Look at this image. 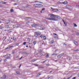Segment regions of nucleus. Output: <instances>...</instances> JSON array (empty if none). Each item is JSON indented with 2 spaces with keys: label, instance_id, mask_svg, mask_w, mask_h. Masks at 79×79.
Instances as JSON below:
<instances>
[{
  "label": "nucleus",
  "instance_id": "1",
  "mask_svg": "<svg viewBox=\"0 0 79 79\" xmlns=\"http://www.w3.org/2000/svg\"><path fill=\"white\" fill-rule=\"evenodd\" d=\"M46 19H48V20H52V21H58V19H55V18H46Z\"/></svg>",
  "mask_w": 79,
  "mask_h": 79
},
{
  "label": "nucleus",
  "instance_id": "2",
  "mask_svg": "<svg viewBox=\"0 0 79 79\" xmlns=\"http://www.w3.org/2000/svg\"><path fill=\"white\" fill-rule=\"evenodd\" d=\"M39 35H40V33L39 32H35V36L36 37H37Z\"/></svg>",
  "mask_w": 79,
  "mask_h": 79
},
{
  "label": "nucleus",
  "instance_id": "3",
  "mask_svg": "<svg viewBox=\"0 0 79 79\" xmlns=\"http://www.w3.org/2000/svg\"><path fill=\"white\" fill-rule=\"evenodd\" d=\"M49 15H50V16H50L51 18H52V17H54L55 18H57L58 17H59V16L55 15H54L53 14H49Z\"/></svg>",
  "mask_w": 79,
  "mask_h": 79
},
{
  "label": "nucleus",
  "instance_id": "4",
  "mask_svg": "<svg viewBox=\"0 0 79 79\" xmlns=\"http://www.w3.org/2000/svg\"><path fill=\"white\" fill-rule=\"evenodd\" d=\"M63 55H64V53H62L59 55H58L57 56V58H61V56H63Z\"/></svg>",
  "mask_w": 79,
  "mask_h": 79
},
{
  "label": "nucleus",
  "instance_id": "5",
  "mask_svg": "<svg viewBox=\"0 0 79 79\" xmlns=\"http://www.w3.org/2000/svg\"><path fill=\"white\" fill-rule=\"evenodd\" d=\"M38 26V25L37 24H33L31 25V26L32 27H37Z\"/></svg>",
  "mask_w": 79,
  "mask_h": 79
},
{
  "label": "nucleus",
  "instance_id": "6",
  "mask_svg": "<svg viewBox=\"0 0 79 79\" xmlns=\"http://www.w3.org/2000/svg\"><path fill=\"white\" fill-rule=\"evenodd\" d=\"M73 42L74 44H75L76 45H79V44H78V43H77V42L75 41H73Z\"/></svg>",
  "mask_w": 79,
  "mask_h": 79
},
{
  "label": "nucleus",
  "instance_id": "7",
  "mask_svg": "<svg viewBox=\"0 0 79 79\" xmlns=\"http://www.w3.org/2000/svg\"><path fill=\"white\" fill-rule=\"evenodd\" d=\"M42 7L43 6V5H42V4H38V7Z\"/></svg>",
  "mask_w": 79,
  "mask_h": 79
},
{
  "label": "nucleus",
  "instance_id": "8",
  "mask_svg": "<svg viewBox=\"0 0 79 79\" xmlns=\"http://www.w3.org/2000/svg\"><path fill=\"white\" fill-rule=\"evenodd\" d=\"M6 78V76L5 75H4L2 77V79H5Z\"/></svg>",
  "mask_w": 79,
  "mask_h": 79
},
{
  "label": "nucleus",
  "instance_id": "9",
  "mask_svg": "<svg viewBox=\"0 0 79 79\" xmlns=\"http://www.w3.org/2000/svg\"><path fill=\"white\" fill-rule=\"evenodd\" d=\"M33 6L34 7L37 8V7H38V4H34Z\"/></svg>",
  "mask_w": 79,
  "mask_h": 79
},
{
  "label": "nucleus",
  "instance_id": "10",
  "mask_svg": "<svg viewBox=\"0 0 79 79\" xmlns=\"http://www.w3.org/2000/svg\"><path fill=\"white\" fill-rule=\"evenodd\" d=\"M10 23V20H7L6 22V24H9V23Z\"/></svg>",
  "mask_w": 79,
  "mask_h": 79
},
{
  "label": "nucleus",
  "instance_id": "11",
  "mask_svg": "<svg viewBox=\"0 0 79 79\" xmlns=\"http://www.w3.org/2000/svg\"><path fill=\"white\" fill-rule=\"evenodd\" d=\"M37 24L38 25V26H38V27H42V26H43L42 25L39 24Z\"/></svg>",
  "mask_w": 79,
  "mask_h": 79
},
{
  "label": "nucleus",
  "instance_id": "12",
  "mask_svg": "<svg viewBox=\"0 0 79 79\" xmlns=\"http://www.w3.org/2000/svg\"><path fill=\"white\" fill-rule=\"evenodd\" d=\"M64 4H67L68 3V2H67L66 1H65L64 2Z\"/></svg>",
  "mask_w": 79,
  "mask_h": 79
},
{
  "label": "nucleus",
  "instance_id": "13",
  "mask_svg": "<svg viewBox=\"0 0 79 79\" xmlns=\"http://www.w3.org/2000/svg\"><path fill=\"white\" fill-rule=\"evenodd\" d=\"M52 55L53 56H55L57 55H58V54H56V53H53V54H52Z\"/></svg>",
  "mask_w": 79,
  "mask_h": 79
},
{
  "label": "nucleus",
  "instance_id": "14",
  "mask_svg": "<svg viewBox=\"0 0 79 79\" xmlns=\"http://www.w3.org/2000/svg\"><path fill=\"white\" fill-rule=\"evenodd\" d=\"M47 55L46 56V58H48V56H49V54H47Z\"/></svg>",
  "mask_w": 79,
  "mask_h": 79
},
{
  "label": "nucleus",
  "instance_id": "15",
  "mask_svg": "<svg viewBox=\"0 0 79 79\" xmlns=\"http://www.w3.org/2000/svg\"><path fill=\"white\" fill-rule=\"evenodd\" d=\"M48 79H53V77H50L48 78Z\"/></svg>",
  "mask_w": 79,
  "mask_h": 79
},
{
  "label": "nucleus",
  "instance_id": "16",
  "mask_svg": "<svg viewBox=\"0 0 79 79\" xmlns=\"http://www.w3.org/2000/svg\"><path fill=\"white\" fill-rule=\"evenodd\" d=\"M54 41L53 40H52L51 42V44H53V43H54Z\"/></svg>",
  "mask_w": 79,
  "mask_h": 79
},
{
  "label": "nucleus",
  "instance_id": "17",
  "mask_svg": "<svg viewBox=\"0 0 79 79\" xmlns=\"http://www.w3.org/2000/svg\"><path fill=\"white\" fill-rule=\"evenodd\" d=\"M79 51V49H77L74 50L73 52H77V51Z\"/></svg>",
  "mask_w": 79,
  "mask_h": 79
},
{
  "label": "nucleus",
  "instance_id": "18",
  "mask_svg": "<svg viewBox=\"0 0 79 79\" xmlns=\"http://www.w3.org/2000/svg\"><path fill=\"white\" fill-rule=\"evenodd\" d=\"M35 61H36V60H35V59H33L32 60H31V62H34Z\"/></svg>",
  "mask_w": 79,
  "mask_h": 79
},
{
  "label": "nucleus",
  "instance_id": "19",
  "mask_svg": "<svg viewBox=\"0 0 79 79\" xmlns=\"http://www.w3.org/2000/svg\"><path fill=\"white\" fill-rule=\"evenodd\" d=\"M43 38H44L43 40H45V39H46L47 38L46 37V36H44Z\"/></svg>",
  "mask_w": 79,
  "mask_h": 79
},
{
  "label": "nucleus",
  "instance_id": "20",
  "mask_svg": "<svg viewBox=\"0 0 79 79\" xmlns=\"http://www.w3.org/2000/svg\"><path fill=\"white\" fill-rule=\"evenodd\" d=\"M33 44L34 45H35L36 44V41H34L33 42Z\"/></svg>",
  "mask_w": 79,
  "mask_h": 79
},
{
  "label": "nucleus",
  "instance_id": "21",
  "mask_svg": "<svg viewBox=\"0 0 79 79\" xmlns=\"http://www.w3.org/2000/svg\"><path fill=\"white\" fill-rule=\"evenodd\" d=\"M10 12L12 13V12H13V9H11L10 10Z\"/></svg>",
  "mask_w": 79,
  "mask_h": 79
},
{
  "label": "nucleus",
  "instance_id": "22",
  "mask_svg": "<svg viewBox=\"0 0 79 79\" xmlns=\"http://www.w3.org/2000/svg\"><path fill=\"white\" fill-rule=\"evenodd\" d=\"M8 32H12V31H11L10 30H8Z\"/></svg>",
  "mask_w": 79,
  "mask_h": 79
},
{
  "label": "nucleus",
  "instance_id": "23",
  "mask_svg": "<svg viewBox=\"0 0 79 79\" xmlns=\"http://www.w3.org/2000/svg\"><path fill=\"white\" fill-rule=\"evenodd\" d=\"M6 28H8V27H9V25H6Z\"/></svg>",
  "mask_w": 79,
  "mask_h": 79
},
{
  "label": "nucleus",
  "instance_id": "24",
  "mask_svg": "<svg viewBox=\"0 0 79 79\" xmlns=\"http://www.w3.org/2000/svg\"><path fill=\"white\" fill-rule=\"evenodd\" d=\"M16 73H17V74H20L19 72L18 71L16 72Z\"/></svg>",
  "mask_w": 79,
  "mask_h": 79
},
{
  "label": "nucleus",
  "instance_id": "25",
  "mask_svg": "<svg viewBox=\"0 0 79 79\" xmlns=\"http://www.w3.org/2000/svg\"><path fill=\"white\" fill-rule=\"evenodd\" d=\"M12 54H13L14 53H15V50H13V51L12 52Z\"/></svg>",
  "mask_w": 79,
  "mask_h": 79
},
{
  "label": "nucleus",
  "instance_id": "26",
  "mask_svg": "<svg viewBox=\"0 0 79 79\" xmlns=\"http://www.w3.org/2000/svg\"><path fill=\"white\" fill-rule=\"evenodd\" d=\"M3 27H0V29H3Z\"/></svg>",
  "mask_w": 79,
  "mask_h": 79
},
{
  "label": "nucleus",
  "instance_id": "27",
  "mask_svg": "<svg viewBox=\"0 0 79 79\" xmlns=\"http://www.w3.org/2000/svg\"><path fill=\"white\" fill-rule=\"evenodd\" d=\"M23 53H25L26 55H28V54H29V53H26V52H23Z\"/></svg>",
  "mask_w": 79,
  "mask_h": 79
},
{
  "label": "nucleus",
  "instance_id": "28",
  "mask_svg": "<svg viewBox=\"0 0 79 79\" xmlns=\"http://www.w3.org/2000/svg\"><path fill=\"white\" fill-rule=\"evenodd\" d=\"M77 26L76 25V24H74V27H77Z\"/></svg>",
  "mask_w": 79,
  "mask_h": 79
},
{
  "label": "nucleus",
  "instance_id": "29",
  "mask_svg": "<svg viewBox=\"0 0 79 79\" xmlns=\"http://www.w3.org/2000/svg\"><path fill=\"white\" fill-rule=\"evenodd\" d=\"M51 9L52 10H57V9H53L52 8V7H51Z\"/></svg>",
  "mask_w": 79,
  "mask_h": 79
},
{
  "label": "nucleus",
  "instance_id": "30",
  "mask_svg": "<svg viewBox=\"0 0 79 79\" xmlns=\"http://www.w3.org/2000/svg\"><path fill=\"white\" fill-rule=\"evenodd\" d=\"M9 48H10V46L6 48V49H9Z\"/></svg>",
  "mask_w": 79,
  "mask_h": 79
},
{
  "label": "nucleus",
  "instance_id": "31",
  "mask_svg": "<svg viewBox=\"0 0 79 79\" xmlns=\"http://www.w3.org/2000/svg\"><path fill=\"white\" fill-rule=\"evenodd\" d=\"M40 75V73H39L37 75V77H38V76H39Z\"/></svg>",
  "mask_w": 79,
  "mask_h": 79
},
{
  "label": "nucleus",
  "instance_id": "32",
  "mask_svg": "<svg viewBox=\"0 0 79 79\" xmlns=\"http://www.w3.org/2000/svg\"><path fill=\"white\" fill-rule=\"evenodd\" d=\"M47 61V60H45V61H44L42 63H45Z\"/></svg>",
  "mask_w": 79,
  "mask_h": 79
},
{
  "label": "nucleus",
  "instance_id": "33",
  "mask_svg": "<svg viewBox=\"0 0 79 79\" xmlns=\"http://www.w3.org/2000/svg\"><path fill=\"white\" fill-rule=\"evenodd\" d=\"M6 59H6V58L4 59V61L5 62H6V61H7V60H6Z\"/></svg>",
  "mask_w": 79,
  "mask_h": 79
},
{
  "label": "nucleus",
  "instance_id": "34",
  "mask_svg": "<svg viewBox=\"0 0 79 79\" xmlns=\"http://www.w3.org/2000/svg\"><path fill=\"white\" fill-rule=\"evenodd\" d=\"M76 35H79V33H76Z\"/></svg>",
  "mask_w": 79,
  "mask_h": 79
},
{
  "label": "nucleus",
  "instance_id": "35",
  "mask_svg": "<svg viewBox=\"0 0 79 79\" xmlns=\"http://www.w3.org/2000/svg\"><path fill=\"white\" fill-rule=\"evenodd\" d=\"M46 66H50V64H46Z\"/></svg>",
  "mask_w": 79,
  "mask_h": 79
},
{
  "label": "nucleus",
  "instance_id": "36",
  "mask_svg": "<svg viewBox=\"0 0 79 79\" xmlns=\"http://www.w3.org/2000/svg\"><path fill=\"white\" fill-rule=\"evenodd\" d=\"M39 69H40L41 68H44V67H39Z\"/></svg>",
  "mask_w": 79,
  "mask_h": 79
},
{
  "label": "nucleus",
  "instance_id": "37",
  "mask_svg": "<svg viewBox=\"0 0 79 79\" xmlns=\"http://www.w3.org/2000/svg\"><path fill=\"white\" fill-rule=\"evenodd\" d=\"M76 6L77 7H78V8H79V5H76Z\"/></svg>",
  "mask_w": 79,
  "mask_h": 79
},
{
  "label": "nucleus",
  "instance_id": "38",
  "mask_svg": "<svg viewBox=\"0 0 79 79\" xmlns=\"http://www.w3.org/2000/svg\"><path fill=\"white\" fill-rule=\"evenodd\" d=\"M6 2H3L2 3V4H6Z\"/></svg>",
  "mask_w": 79,
  "mask_h": 79
},
{
  "label": "nucleus",
  "instance_id": "39",
  "mask_svg": "<svg viewBox=\"0 0 79 79\" xmlns=\"http://www.w3.org/2000/svg\"><path fill=\"white\" fill-rule=\"evenodd\" d=\"M8 56V54H6V55L3 56V57H5V56Z\"/></svg>",
  "mask_w": 79,
  "mask_h": 79
},
{
  "label": "nucleus",
  "instance_id": "40",
  "mask_svg": "<svg viewBox=\"0 0 79 79\" xmlns=\"http://www.w3.org/2000/svg\"><path fill=\"white\" fill-rule=\"evenodd\" d=\"M6 39V38H5V37H4L3 38V40H5V39Z\"/></svg>",
  "mask_w": 79,
  "mask_h": 79
},
{
  "label": "nucleus",
  "instance_id": "41",
  "mask_svg": "<svg viewBox=\"0 0 79 79\" xmlns=\"http://www.w3.org/2000/svg\"><path fill=\"white\" fill-rule=\"evenodd\" d=\"M44 10H45V8H44L42 9V11H44Z\"/></svg>",
  "mask_w": 79,
  "mask_h": 79
},
{
  "label": "nucleus",
  "instance_id": "42",
  "mask_svg": "<svg viewBox=\"0 0 79 79\" xmlns=\"http://www.w3.org/2000/svg\"><path fill=\"white\" fill-rule=\"evenodd\" d=\"M9 58H10V56H9L6 59H8Z\"/></svg>",
  "mask_w": 79,
  "mask_h": 79
},
{
  "label": "nucleus",
  "instance_id": "43",
  "mask_svg": "<svg viewBox=\"0 0 79 79\" xmlns=\"http://www.w3.org/2000/svg\"><path fill=\"white\" fill-rule=\"evenodd\" d=\"M54 38L55 39H58V37H57V36H55Z\"/></svg>",
  "mask_w": 79,
  "mask_h": 79
},
{
  "label": "nucleus",
  "instance_id": "44",
  "mask_svg": "<svg viewBox=\"0 0 79 79\" xmlns=\"http://www.w3.org/2000/svg\"><path fill=\"white\" fill-rule=\"evenodd\" d=\"M23 44V45H25L26 44V42H24Z\"/></svg>",
  "mask_w": 79,
  "mask_h": 79
},
{
  "label": "nucleus",
  "instance_id": "45",
  "mask_svg": "<svg viewBox=\"0 0 79 79\" xmlns=\"http://www.w3.org/2000/svg\"><path fill=\"white\" fill-rule=\"evenodd\" d=\"M40 37H41V38H42L43 37V36L42 35H41L40 36Z\"/></svg>",
  "mask_w": 79,
  "mask_h": 79
},
{
  "label": "nucleus",
  "instance_id": "46",
  "mask_svg": "<svg viewBox=\"0 0 79 79\" xmlns=\"http://www.w3.org/2000/svg\"><path fill=\"white\" fill-rule=\"evenodd\" d=\"M57 3H58V4H60V3H61V2H58Z\"/></svg>",
  "mask_w": 79,
  "mask_h": 79
},
{
  "label": "nucleus",
  "instance_id": "47",
  "mask_svg": "<svg viewBox=\"0 0 79 79\" xmlns=\"http://www.w3.org/2000/svg\"><path fill=\"white\" fill-rule=\"evenodd\" d=\"M13 40H16V39L15 38H14L13 39Z\"/></svg>",
  "mask_w": 79,
  "mask_h": 79
},
{
  "label": "nucleus",
  "instance_id": "48",
  "mask_svg": "<svg viewBox=\"0 0 79 79\" xmlns=\"http://www.w3.org/2000/svg\"><path fill=\"white\" fill-rule=\"evenodd\" d=\"M14 5H17V4L14 3Z\"/></svg>",
  "mask_w": 79,
  "mask_h": 79
},
{
  "label": "nucleus",
  "instance_id": "49",
  "mask_svg": "<svg viewBox=\"0 0 79 79\" xmlns=\"http://www.w3.org/2000/svg\"><path fill=\"white\" fill-rule=\"evenodd\" d=\"M7 66H12V64H9V65H8Z\"/></svg>",
  "mask_w": 79,
  "mask_h": 79
},
{
  "label": "nucleus",
  "instance_id": "50",
  "mask_svg": "<svg viewBox=\"0 0 79 79\" xmlns=\"http://www.w3.org/2000/svg\"><path fill=\"white\" fill-rule=\"evenodd\" d=\"M14 47V46H10V48H12Z\"/></svg>",
  "mask_w": 79,
  "mask_h": 79
},
{
  "label": "nucleus",
  "instance_id": "51",
  "mask_svg": "<svg viewBox=\"0 0 79 79\" xmlns=\"http://www.w3.org/2000/svg\"><path fill=\"white\" fill-rule=\"evenodd\" d=\"M35 66H38V65L37 64H35Z\"/></svg>",
  "mask_w": 79,
  "mask_h": 79
},
{
  "label": "nucleus",
  "instance_id": "52",
  "mask_svg": "<svg viewBox=\"0 0 79 79\" xmlns=\"http://www.w3.org/2000/svg\"><path fill=\"white\" fill-rule=\"evenodd\" d=\"M21 64L20 65V66H19V68H21Z\"/></svg>",
  "mask_w": 79,
  "mask_h": 79
},
{
  "label": "nucleus",
  "instance_id": "53",
  "mask_svg": "<svg viewBox=\"0 0 79 79\" xmlns=\"http://www.w3.org/2000/svg\"><path fill=\"white\" fill-rule=\"evenodd\" d=\"M19 56H16L15 58H19Z\"/></svg>",
  "mask_w": 79,
  "mask_h": 79
},
{
  "label": "nucleus",
  "instance_id": "54",
  "mask_svg": "<svg viewBox=\"0 0 79 79\" xmlns=\"http://www.w3.org/2000/svg\"><path fill=\"white\" fill-rule=\"evenodd\" d=\"M54 35H57L55 33H53Z\"/></svg>",
  "mask_w": 79,
  "mask_h": 79
},
{
  "label": "nucleus",
  "instance_id": "55",
  "mask_svg": "<svg viewBox=\"0 0 79 79\" xmlns=\"http://www.w3.org/2000/svg\"><path fill=\"white\" fill-rule=\"evenodd\" d=\"M22 58H23V56L21 57V58H19V60H21V59H22Z\"/></svg>",
  "mask_w": 79,
  "mask_h": 79
},
{
  "label": "nucleus",
  "instance_id": "56",
  "mask_svg": "<svg viewBox=\"0 0 79 79\" xmlns=\"http://www.w3.org/2000/svg\"><path fill=\"white\" fill-rule=\"evenodd\" d=\"M64 24H65V26H66V23L65 22L64 23Z\"/></svg>",
  "mask_w": 79,
  "mask_h": 79
},
{
  "label": "nucleus",
  "instance_id": "57",
  "mask_svg": "<svg viewBox=\"0 0 79 79\" xmlns=\"http://www.w3.org/2000/svg\"><path fill=\"white\" fill-rule=\"evenodd\" d=\"M57 51H58V49H56V50H55V52H57Z\"/></svg>",
  "mask_w": 79,
  "mask_h": 79
},
{
  "label": "nucleus",
  "instance_id": "58",
  "mask_svg": "<svg viewBox=\"0 0 79 79\" xmlns=\"http://www.w3.org/2000/svg\"><path fill=\"white\" fill-rule=\"evenodd\" d=\"M62 21H63V23H64L65 22H64V20H63V19L62 20Z\"/></svg>",
  "mask_w": 79,
  "mask_h": 79
},
{
  "label": "nucleus",
  "instance_id": "59",
  "mask_svg": "<svg viewBox=\"0 0 79 79\" xmlns=\"http://www.w3.org/2000/svg\"><path fill=\"white\" fill-rule=\"evenodd\" d=\"M73 79H76V77H74L73 78Z\"/></svg>",
  "mask_w": 79,
  "mask_h": 79
},
{
  "label": "nucleus",
  "instance_id": "60",
  "mask_svg": "<svg viewBox=\"0 0 79 79\" xmlns=\"http://www.w3.org/2000/svg\"><path fill=\"white\" fill-rule=\"evenodd\" d=\"M18 45H19V44H18V43L16 44V45H17V46Z\"/></svg>",
  "mask_w": 79,
  "mask_h": 79
},
{
  "label": "nucleus",
  "instance_id": "61",
  "mask_svg": "<svg viewBox=\"0 0 79 79\" xmlns=\"http://www.w3.org/2000/svg\"><path fill=\"white\" fill-rule=\"evenodd\" d=\"M12 68H16V67L15 66L14 67H13Z\"/></svg>",
  "mask_w": 79,
  "mask_h": 79
},
{
  "label": "nucleus",
  "instance_id": "62",
  "mask_svg": "<svg viewBox=\"0 0 79 79\" xmlns=\"http://www.w3.org/2000/svg\"><path fill=\"white\" fill-rule=\"evenodd\" d=\"M61 3H62V4H64V2H61Z\"/></svg>",
  "mask_w": 79,
  "mask_h": 79
},
{
  "label": "nucleus",
  "instance_id": "63",
  "mask_svg": "<svg viewBox=\"0 0 79 79\" xmlns=\"http://www.w3.org/2000/svg\"><path fill=\"white\" fill-rule=\"evenodd\" d=\"M28 40H31V39H30V38H28Z\"/></svg>",
  "mask_w": 79,
  "mask_h": 79
},
{
  "label": "nucleus",
  "instance_id": "64",
  "mask_svg": "<svg viewBox=\"0 0 79 79\" xmlns=\"http://www.w3.org/2000/svg\"><path fill=\"white\" fill-rule=\"evenodd\" d=\"M78 77H79V73L77 74Z\"/></svg>",
  "mask_w": 79,
  "mask_h": 79
}]
</instances>
